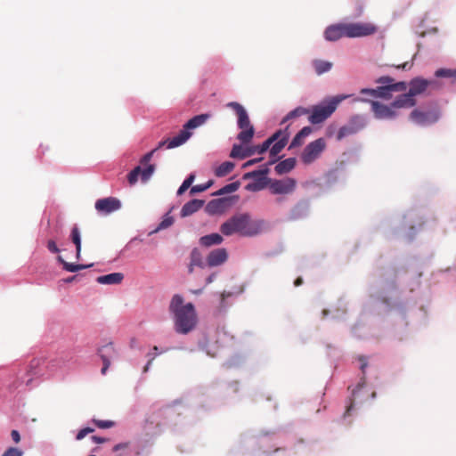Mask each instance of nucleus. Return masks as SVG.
<instances>
[{
	"instance_id": "obj_1",
	"label": "nucleus",
	"mask_w": 456,
	"mask_h": 456,
	"mask_svg": "<svg viewBox=\"0 0 456 456\" xmlns=\"http://www.w3.org/2000/svg\"><path fill=\"white\" fill-rule=\"evenodd\" d=\"M168 311L174 322L176 333L186 335L195 330L198 324V315L192 303H184L183 297L175 294L172 297Z\"/></svg>"
},
{
	"instance_id": "obj_2",
	"label": "nucleus",
	"mask_w": 456,
	"mask_h": 456,
	"mask_svg": "<svg viewBox=\"0 0 456 456\" xmlns=\"http://www.w3.org/2000/svg\"><path fill=\"white\" fill-rule=\"evenodd\" d=\"M262 229V223L250 218L248 214L234 215L220 226L221 232L225 236L239 233L242 236H254Z\"/></svg>"
},
{
	"instance_id": "obj_3",
	"label": "nucleus",
	"mask_w": 456,
	"mask_h": 456,
	"mask_svg": "<svg viewBox=\"0 0 456 456\" xmlns=\"http://www.w3.org/2000/svg\"><path fill=\"white\" fill-rule=\"evenodd\" d=\"M226 106L232 109L238 117V126L241 129V132L238 134V140L242 143H248L254 136L255 130L250 124L246 110L237 102H228Z\"/></svg>"
},
{
	"instance_id": "obj_4",
	"label": "nucleus",
	"mask_w": 456,
	"mask_h": 456,
	"mask_svg": "<svg viewBox=\"0 0 456 456\" xmlns=\"http://www.w3.org/2000/svg\"><path fill=\"white\" fill-rule=\"evenodd\" d=\"M345 98V96L335 97L325 104L314 106L308 120L314 125L323 122L336 110L338 103Z\"/></svg>"
},
{
	"instance_id": "obj_5",
	"label": "nucleus",
	"mask_w": 456,
	"mask_h": 456,
	"mask_svg": "<svg viewBox=\"0 0 456 456\" xmlns=\"http://www.w3.org/2000/svg\"><path fill=\"white\" fill-rule=\"evenodd\" d=\"M408 85L404 81L396 82L395 84L386 85L378 86L375 89L362 88L360 93L364 95H369L372 98H382L385 100H390L392 94L405 92Z\"/></svg>"
},
{
	"instance_id": "obj_6",
	"label": "nucleus",
	"mask_w": 456,
	"mask_h": 456,
	"mask_svg": "<svg viewBox=\"0 0 456 456\" xmlns=\"http://www.w3.org/2000/svg\"><path fill=\"white\" fill-rule=\"evenodd\" d=\"M191 132H188L185 130H181L180 133L176 136L173 137L172 139H167V140L159 142L158 146L155 149H153L151 151L146 153L141 159L140 163L142 165L148 164L151 161L154 152L157 151L158 150L163 148L165 145L167 146V149H173V148L181 146L191 137Z\"/></svg>"
},
{
	"instance_id": "obj_7",
	"label": "nucleus",
	"mask_w": 456,
	"mask_h": 456,
	"mask_svg": "<svg viewBox=\"0 0 456 456\" xmlns=\"http://www.w3.org/2000/svg\"><path fill=\"white\" fill-rule=\"evenodd\" d=\"M346 26L348 38L369 37L378 31V27L372 22H346Z\"/></svg>"
},
{
	"instance_id": "obj_8",
	"label": "nucleus",
	"mask_w": 456,
	"mask_h": 456,
	"mask_svg": "<svg viewBox=\"0 0 456 456\" xmlns=\"http://www.w3.org/2000/svg\"><path fill=\"white\" fill-rule=\"evenodd\" d=\"M326 148V142L323 138L316 139L306 145L301 154V160L305 164H311L316 160Z\"/></svg>"
},
{
	"instance_id": "obj_9",
	"label": "nucleus",
	"mask_w": 456,
	"mask_h": 456,
	"mask_svg": "<svg viewBox=\"0 0 456 456\" xmlns=\"http://www.w3.org/2000/svg\"><path fill=\"white\" fill-rule=\"evenodd\" d=\"M268 167H264L262 169L254 170L243 175V179L248 180L250 178H255L256 181L253 183H249L246 185L245 189L248 191H258L265 187V176L268 174Z\"/></svg>"
},
{
	"instance_id": "obj_10",
	"label": "nucleus",
	"mask_w": 456,
	"mask_h": 456,
	"mask_svg": "<svg viewBox=\"0 0 456 456\" xmlns=\"http://www.w3.org/2000/svg\"><path fill=\"white\" fill-rule=\"evenodd\" d=\"M407 85L410 86L408 92L413 98L425 93L428 88H438V83L436 80H428L422 77H415Z\"/></svg>"
},
{
	"instance_id": "obj_11",
	"label": "nucleus",
	"mask_w": 456,
	"mask_h": 456,
	"mask_svg": "<svg viewBox=\"0 0 456 456\" xmlns=\"http://www.w3.org/2000/svg\"><path fill=\"white\" fill-rule=\"evenodd\" d=\"M410 118L419 126H428L439 119V112L436 110L422 111L416 109L411 112Z\"/></svg>"
},
{
	"instance_id": "obj_12",
	"label": "nucleus",
	"mask_w": 456,
	"mask_h": 456,
	"mask_svg": "<svg viewBox=\"0 0 456 456\" xmlns=\"http://www.w3.org/2000/svg\"><path fill=\"white\" fill-rule=\"evenodd\" d=\"M366 126L365 119L361 116L353 117L349 123L339 128L337 138L341 140L346 136L354 134L361 131Z\"/></svg>"
},
{
	"instance_id": "obj_13",
	"label": "nucleus",
	"mask_w": 456,
	"mask_h": 456,
	"mask_svg": "<svg viewBox=\"0 0 456 456\" xmlns=\"http://www.w3.org/2000/svg\"><path fill=\"white\" fill-rule=\"evenodd\" d=\"M46 357H35L30 360L27 367V375L29 376L28 384H29L33 378L43 377L46 375L45 370Z\"/></svg>"
},
{
	"instance_id": "obj_14",
	"label": "nucleus",
	"mask_w": 456,
	"mask_h": 456,
	"mask_svg": "<svg viewBox=\"0 0 456 456\" xmlns=\"http://www.w3.org/2000/svg\"><path fill=\"white\" fill-rule=\"evenodd\" d=\"M289 126H286L284 129H280L274 134H279L277 140L273 143V146L270 149V156L273 159L269 162V165H272L275 162V157L282 151V149L288 143L290 133L289 131Z\"/></svg>"
},
{
	"instance_id": "obj_15",
	"label": "nucleus",
	"mask_w": 456,
	"mask_h": 456,
	"mask_svg": "<svg viewBox=\"0 0 456 456\" xmlns=\"http://www.w3.org/2000/svg\"><path fill=\"white\" fill-rule=\"evenodd\" d=\"M289 126H286L284 129H280L274 134H279L277 140L273 143V146L270 149V156L273 159L269 162V165H272L275 162V157L282 151V149L288 143L290 133L289 131Z\"/></svg>"
},
{
	"instance_id": "obj_16",
	"label": "nucleus",
	"mask_w": 456,
	"mask_h": 456,
	"mask_svg": "<svg viewBox=\"0 0 456 456\" xmlns=\"http://www.w3.org/2000/svg\"><path fill=\"white\" fill-rule=\"evenodd\" d=\"M371 110L377 119H394L397 116L392 103L388 106L377 101H370Z\"/></svg>"
},
{
	"instance_id": "obj_17",
	"label": "nucleus",
	"mask_w": 456,
	"mask_h": 456,
	"mask_svg": "<svg viewBox=\"0 0 456 456\" xmlns=\"http://www.w3.org/2000/svg\"><path fill=\"white\" fill-rule=\"evenodd\" d=\"M296 180L286 177L281 180H275L270 185V190L273 194H289L294 191L296 188Z\"/></svg>"
},
{
	"instance_id": "obj_18",
	"label": "nucleus",
	"mask_w": 456,
	"mask_h": 456,
	"mask_svg": "<svg viewBox=\"0 0 456 456\" xmlns=\"http://www.w3.org/2000/svg\"><path fill=\"white\" fill-rule=\"evenodd\" d=\"M120 208V201L113 197L100 199L95 202V209L102 215H109Z\"/></svg>"
},
{
	"instance_id": "obj_19",
	"label": "nucleus",
	"mask_w": 456,
	"mask_h": 456,
	"mask_svg": "<svg viewBox=\"0 0 456 456\" xmlns=\"http://www.w3.org/2000/svg\"><path fill=\"white\" fill-rule=\"evenodd\" d=\"M346 22H338L331 24L326 28L324 30V38L327 41L334 42L341 39L342 37H346Z\"/></svg>"
},
{
	"instance_id": "obj_20",
	"label": "nucleus",
	"mask_w": 456,
	"mask_h": 456,
	"mask_svg": "<svg viewBox=\"0 0 456 456\" xmlns=\"http://www.w3.org/2000/svg\"><path fill=\"white\" fill-rule=\"evenodd\" d=\"M67 360L64 356H55L49 360L46 359L45 370L48 377H54L65 367Z\"/></svg>"
},
{
	"instance_id": "obj_21",
	"label": "nucleus",
	"mask_w": 456,
	"mask_h": 456,
	"mask_svg": "<svg viewBox=\"0 0 456 456\" xmlns=\"http://www.w3.org/2000/svg\"><path fill=\"white\" fill-rule=\"evenodd\" d=\"M98 354L102 360L103 366L102 368V374H106L107 370L110 366V359L116 355V350L113 346L112 343H109L107 345L102 346L98 350Z\"/></svg>"
},
{
	"instance_id": "obj_22",
	"label": "nucleus",
	"mask_w": 456,
	"mask_h": 456,
	"mask_svg": "<svg viewBox=\"0 0 456 456\" xmlns=\"http://www.w3.org/2000/svg\"><path fill=\"white\" fill-rule=\"evenodd\" d=\"M228 258L225 248H220L212 250L207 256V265L210 267L217 266L224 264Z\"/></svg>"
},
{
	"instance_id": "obj_23",
	"label": "nucleus",
	"mask_w": 456,
	"mask_h": 456,
	"mask_svg": "<svg viewBox=\"0 0 456 456\" xmlns=\"http://www.w3.org/2000/svg\"><path fill=\"white\" fill-rule=\"evenodd\" d=\"M417 101L409 92L398 95L392 102L395 109H409L415 106Z\"/></svg>"
},
{
	"instance_id": "obj_24",
	"label": "nucleus",
	"mask_w": 456,
	"mask_h": 456,
	"mask_svg": "<svg viewBox=\"0 0 456 456\" xmlns=\"http://www.w3.org/2000/svg\"><path fill=\"white\" fill-rule=\"evenodd\" d=\"M204 205V201L200 200H191L185 203L181 209V216L185 217L192 215L200 209Z\"/></svg>"
},
{
	"instance_id": "obj_25",
	"label": "nucleus",
	"mask_w": 456,
	"mask_h": 456,
	"mask_svg": "<svg viewBox=\"0 0 456 456\" xmlns=\"http://www.w3.org/2000/svg\"><path fill=\"white\" fill-rule=\"evenodd\" d=\"M313 129L311 126L303 127L292 139L289 149H293L301 146L307 136L310 135Z\"/></svg>"
},
{
	"instance_id": "obj_26",
	"label": "nucleus",
	"mask_w": 456,
	"mask_h": 456,
	"mask_svg": "<svg viewBox=\"0 0 456 456\" xmlns=\"http://www.w3.org/2000/svg\"><path fill=\"white\" fill-rule=\"evenodd\" d=\"M227 207V200L226 199H217L209 201L207 205V211L209 214H217L224 211Z\"/></svg>"
},
{
	"instance_id": "obj_27",
	"label": "nucleus",
	"mask_w": 456,
	"mask_h": 456,
	"mask_svg": "<svg viewBox=\"0 0 456 456\" xmlns=\"http://www.w3.org/2000/svg\"><path fill=\"white\" fill-rule=\"evenodd\" d=\"M278 135L279 134H273L262 144L248 147V151H252V155H254L255 153L262 154L265 152L271 147V145L277 140Z\"/></svg>"
},
{
	"instance_id": "obj_28",
	"label": "nucleus",
	"mask_w": 456,
	"mask_h": 456,
	"mask_svg": "<svg viewBox=\"0 0 456 456\" xmlns=\"http://www.w3.org/2000/svg\"><path fill=\"white\" fill-rule=\"evenodd\" d=\"M124 279L121 273H112L97 277L96 281L100 284H119Z\"/></svg>"
},
{
	"instance_id": "obj_29",
	"label": "nucleus",
	"mask_w": 456,
	"mask_h": 456,
	"mask_svg": "<svg viewBox=\"0 0 456 456\" xmlns=\"http://www.w3.org/2000/svg\"><path fill=\"white\" fill-rule=\"evenodd\" d=\"M209 118V114L197 115L184 124L183 130L189 132L190 129L197 128L203 125Z\"/></svg>"
},
{
	"instance_id": "obj_30",
	"label": "nucleus",
	"mask_w": 456,
	"mask_h": 456,
	"mask_svg": "<svg viewBox=\"0 0 456 456\" xmlns=\"http://www.w3.org/2000/svg\"><path fill=\"white\" fill-rule=\"evenodd\" d=\"M296 159L295 158H289L286 159L281 162H279L275 167L274 170L277 175H283L286 173L290 172L296 166Z\"/></svg>"
},
{
	"instance_id": "obj_31",
	"label": "nucleus",
	"mask_w": 456,
	"mask_h": 456,
	"mask_svg": "<svg viewBox=\"0 0 456 456\" xmlns=\"http://www.w3.org/2000/svg\"><path fill=\"white\" fill-rule=\"evenodd\" d=\"M190 258L191 260L188 267V271L190 273L193 272L195 266L200 268H203L205 266L202 255L198 248H193L191 250Z\"/></svg>"
},
{
	"instance_id": "obj_32",
	"label": "nucleus",
	"mask_w": 456,
	"mask_h": 456,
	"mask_svg": "<svg viewBox=\"0 0 456 456\" xmlns=\"http://www.w3.org/2000/svg\"><path fill=\"white\" fill-rule=\"evenodd\" d=\"M223 242V237L218 233H211L202 236L200 239V243L204 247H211L213 245H219Z\"/></svg>"
},
{
	"instance_id": "obj_33",
	"label": "nucleus",
	"mask_w": 456,
	"mask_h": 456,
	"mask_svg": "<svg viewBox=\"0 0 456 456\" xmlns=\"http://www.w3.org/2000/svg\"><path fill=\"white\" fill-rule=\"evenodd\" d=\"M250 156H252V151H248V147L244 148L243 146L238 144L233 145L230 153L231 158L240 159H244Z\"/></svg>"
},
{
	"instance_id": "obj_34",
	"label": "nucleus",
	"mask_w": 456,
	"mask_h": 456,
	"mask_svg": "<svg viewBox=\"0 0 456 456\" xmlns=\"http://www.w3.org/2000/svg\"><path fill=\"white\" fill-rule=\"evenodd\" d=\"M310 114V110L304 107H297L293 110L289 111L282 119L281 124H285L291 119H295L301 116Z\"/></svg>"
},
{
	"instance_id": "obj_35",
	"label": "nucleus",
	"mask_w": 456,
	"mask_h": 456,
	"mask_svg": "<svg viewBox=\"0 0 456 456\" xmlns=\"http://www.w3.org/2000/svg\"><path fill=\"white\" fill-rule=\"evenodd\" d=\"M57 259L62 265L64 270H66L68 272H72V273L86 269L93 265L92 264L91 265H81V264L77 265V264L69 263V262H66L61 256H59L57 257Z\"/></svg>"
},
{
	"instance_id": "obj_36",
	"label": "nucleus",
	"mask_w": 456,
	"mask_h": 456,
	"mask_svg": "<svg viewBox=\"0 0 456 456\" xmlns=\"http://www.w3.org/2000/svg\"><path fill=\"white\" fill-rule=\"evenodd\" d=\"M313 66L317 75H322L325 72H328L332 68V63L327 61L322 60H314L313 61Z\"/></svg>"
},
{
	"instance_id": "obj_37",
	"label": "nucleus",
	"mask_w": 456,
	"mask_h": 456,
	"mask_svg": "<svg viewBox=\"0 0 456 456\" xmlns=\"http://www.w3.org/2000/svg\"><path fill=\"white\" fill-rule=\"evenodd\" d=\"M70 238H71L72 242L76 246L77 258L79 259L80 255H81V236H80L79 229L77 226H74L72 228L71 233H70Z\"/></svg>"
},
{
	"instance_id": "obj_38",
	"label": "nucleus",
	"mask_w": 456,
	"mask_h": 456,
	"mask_svg": "<svg viewBox=\"0 0 456 456\" xmlns=\"http://www.w3.org/2000/svg\"><path fill=\"white\" fill-rule=\"evenodd\" d=\"M234 167V163L231 161H225L216 168L215 175L217 177H224L230 174L233 170Z\"/></svg>"
},
{
	"instance_id": "obj_39",
	"label": "nucleus",
	"mask_w": 456,
	"mask_h": 456,
	"mask_svg": "<svg viewBox=\"0 0 456 456\" xmlns=\"http://www.w3.org/2000/svg\"><path fill=\"white\" fill-rule=\"evenodd\" d=\"M437 77H445L451 79L452 82L456 81V69H439L435 72Z\"/></svg>"
},
{
	"instance_id": "obj_40",
	"label": "nucleus",
	"mask_w": 456,
	"mask_h": 456,
	"mask_svg": "<svg viewBox=\"0 0 456 456\" xmlns=\"http://www.w3.org/2000/svg\"><path fill=\"white\" fill-rule=\"evenodd\" d=\"M357 360L360 362V369L362 372V377L361 379V382L357 386V389H360L365 384V369L368 366L367 357L364 355H360L357 357Z\"/></svg>"
},
{
	"instance_id": "obj_41",
	"label": "nucleus",
	"mask_w": 456,
	"mask_h": 456,
	"mask_svg": "<svg viewBox=\"0 0 456 456\" xmlns=\"http://www.w3.org/2000/svg\"><path fill=\"white\" fill-rule=\"evenodd\" d=\"M239 187H240L239 182L231 183L226 184L223 188H221L215 194L216 195H224V194L234 192L239 189Z\"/></svg>"
},
{
	"instance_id": "obj_42",
	"label": "nucleus",
	"mask_w": 456,
	"mask_h": 456,
	"mask_svg": "<svg viewBox=\"0 0 456 456\" xmlns=\"http://www.w3.org/2000/svg\"><path fill=\"white\" fill-rule=\"evenodd\" d=\"M195 180V175L191 174L182 183V185L179 187L177 191L178 195H182L183 192H185L192 184V183Z\"/></svg>"
},
{
	"instance_id": "obj_43",
	"label": "nucleus",
	"mask_w": 456,
	"mask_h": 456,
	"mask_svg": "<svg viewBox=\"0 0 456 456\" xmlns=\"http://www.w3.org/2000/svg\"><path fill=\"white\" fill-rule=\"evenodd\" d=\"M174 224V217L167 214L163 220L159 223L158 227L155 229V232L168 228Z\"/></svg>"
},
{
	"instance_id": "obj_44",
	"label": "nucleus",
	"mask_w": 456,
	"mask_h": 456,
	"mask_svg": "<svg viewBox=\"0 0 456 456\" xmlns=\"http://www.w3.org/2000/svg\"><path fill=\"white\" fill-rule=\"evenodd\" d=\"M142 167L140 166L135 167L127 175L128 182L131 185L136 183L139 175H141Z\"/></svg>"
},
{
	"instance_id": "obj_45",
	"label": "nucleus",
	"mask_w": 456,
	"mask_h": 456,
	"mask_svg": "<svg viewBox=\"0 0 456 456\" xmlns=\"http://www.w3.org/2000/svg\"><path fill=\"white\" fill-rule=\"evenodd\" d=\"M147 167L144 169H142L141 171V178L143 182H146L150 179V177L152 175V174L155 171V166L152 164H146Z\"/></svg>"
},
{
	"instance_id": "obj_46",
	"label": "nucleus",
	"mask_w": 456,
	"mask_h": 456,
	"mask_svg": "<svg viewBox=\"0 0 456 456\" xmlns=\"http://www.w3.org/2000/svg\"><path fill=\"white\" fill-rule=\"evenodd\" d=\"M213 184V181L209 180L204 184H197L191 187L190 193L191 195L199 192H202L207 191Z\"/></svg>"
},
{
	"instance_id": "obj_47",
	"label": "nucleus",
	"mask_w": 456,
	"mask_h": 456,
	"mask_svg": "<svg viewBox=\"0 0 456 456\" xmlns=\"http://www.w3.org/2000/svg\"><path fill=\"white\" fill-rule=\"evenodd\" d=\"M92 421L99 428H110L115 426V422L112 420H101L94 419Z\"/></svg>"
},
{
	"instance_id": "obj_48",
	"label": "nucleus",
	"mask_w": 456,
	"mask_h": 456,
	"mask_svg": "<svg viewBox=\"0 0 456 456\" xmlns=\"http://www.w3.org/2000/svg\"><path fill=\"white\" fill-rule=\"evenodd\" d=\"M23 452L16 447L8 448L2 456H22Z\"/></svg>"
},
{
	"instance_id": "obj_49",
	"label": "nucleus",
	"mask_w": 456,
	"mask_h": 456,
	"mask_svg": "<svg viewBox=\"0 0 456 456\" xmlns=\"http://www.w3.org/2000/svg\"><path fill=\"white\" fill-rule=\"evenodd\" d=\"M376 82L379 84L384 85V86L396 83V82H395L394 78L389 76L380 77L377 79Z\"/></svg>"
},
{
	"instance_id": "obj_50",
	"label": "nucleus",
	"mask_w": 456,
	"mask_h": 456,
	"mask_svg": "<svg viewBox=\"0 0 456 456\" xmlns=\"http://www.w3.org/2000/svg\"><path fill=\"white\" fill-rule=\"evenodd\" d=\"M94 431V429L92 428H82L77 434L76 438H77V440H82L86 435L93 433Z\"/></svg>"
},
{
	"instance_id": "obj_51",
	"label": "nucleus",
	"mask_w": 456,
	"mask_h": 456,
	"mask_svg": "<svg viewBox=\"0 0 456 456\" xmlns=\"http://www.w3.org/2000/svg\"><path fill=\"white\" fill-rule=\"evenodd\" d=\"M47 248L52 253H58L59 252V248L57 247L55 241H53L52 240H48V242H47Z\"/></svg>"
},
{
	"instance_id": "obj_52",
	"label": "nucleus",
	"mask_w": 456,
	"mask_h": 456,
	"mask_svg": "<svg viewBox=\"0 0 456 456\" xmlns=\"http://www.w3.org/2000/svg\"><path fill=\"white\" fill-rule=\"evenodd\" d=\"M129 447V443L126 442V443H120V444H116L114 447H113V452H118L120 450H126L128 449Z\"/></svg>"
},
{
	"instance_id": "obj_53",
	"label": "nucleus",
	"mask_w": 456,
	"mask_h": 456,
	"mask_svg": "<svg viewBox=\"0 0 456 456\" xmlns=\"http://www.w3.org/2000/svg\"><path fill=\"white\" fill-rule=\"evenodd\" d=\"M393 67H395L396 69H410L412 66V63L409 62V61H405L402 64H398V65H395V64H392Z\"/></svg>"
},
{
	"instance_id": "obj_54",
	"label": "nucleus",
	"mask_w": 456,
	"mask_h": 456,
	"mask_svg": "<svg viewBox=\"0 0 456 456\" xmlns=\"http://www.w3.org/2000/svg\"><path fill=\"white\" fill-rule=\"evenodd\" d=\"M263 159L262 158H258V159H250L248 161H247L246 163L243 164V167L244 168H247L252 165H255L258 162H260Z\"/></svg>"
},
{
	"instance_id": "obj_55",
	"label": "nucleus",
	"mask_w": 456,
	"mask_h": 456,
	"mask_svg": "<svg viewBox=\"0 0 456 456\" xmlns=\"http://www.w3.org/2000/svg\"><path fill=\"white\" fill-rule=\"evenodd\" d=\"M11 436L16 444H18L20 441V436L17 430H12L11 432Z\"/></svg>"
},
{
	"instance_id": "obj_56",
	"label": "nucleus",
	"mask_w": 456,
	"mask_h": 456,
	"mask_svg": "<svg viewBox=\"0 0 456 456\" xmlns=\"http://www.w3.org/2000/svg\"><path fill=\"white\" fill-rule=\"evenodd\" d=\"M91 439H92L94 443H96V444H103V443H105V442L107 441V439H106V438H104V437H100V436H93L91 437Z\"/></svg>"
},
{
	"instance_id": "obj_57",
	"label": "nucleus",
	"mask_w": 456,
	"mask_h": 456,
	"mask_svg": "<svg viewBox=\"0 0 456 456\" xmlns=\"http://www.w3.org/2000/svg\"><path fill=\"white\" fill-rule=\"evenodd\" d=\"M353 408H354V402L351 400L349 405H347L346 410L344 413V418L350 415V411H352Z\"/></svg>"
},
{
	"instance_id": "obj_58",
	"label": "nucleus",
	"mask_w": 456,
	"mask_h": 456,
	"mask_svg": "<svg viewBox=\"0 0 456 456\" xmlns=\"http://www.w3.org/2000/svg\"><path fill=\"white\" fill-rule=\"evenodd\" d=\"M76 279H77V275H73V276L64 279L63 281L66 283H70V282H73L74 281H76Z\"/></svg>"
},
{
	"instance_id": "obj_59",
	"label": "nucleus",
	"mask_w": 456,
	"mask_h": 456,
	"mask_svg": "<svg viewBox=\"0 0 456 456\" xmlns=\"http://www.w3.org/2000/svg\"><path fill=\"white\" fill-rule=\"evenodd\" d=\"M301 284H303V279L301 277L297 278L294 281V285L297 287Z\"/></svg>"
},
{
	"instance_id": "obj_60",
	"label": "nucleus",
	"mask_w": 456,
	"mask_h": 456,
	"mask_svg": "<svg viewBox=\"0 0 456 456\" xmlns=\"http://www.w3.org/2000/svg\"><path fill=\"white\" fill-rule=\"evenodd\" d=\"M215 279V275L214 274H211L209 275L208 278H207V283L209 284L211 283Z\"/></svg>"
},
{
	"instance_id": "obj_61",
	"label": "nucleus",
	"mask_w": 456,
	"mask_h": 456,
	"mask_svg": "<svg viewBox=\"0 0 456 456\" xmlns=\"http://www.w3.org/2000/svg\"><path fill=\"white\" fill-rule=\"evenodd\" d=\"M152 361H153V358H151V359L148 362V363H147V364H146V366L144 367V370H143V371H144V372L148 371L149 367H150V365L151 364Z\"/></svg>"
},
{
	"instance_id": "obj_62",
	"label": "nucleus",
	"mask_w": 456,
	"mask_h": 456,
	"mask_svg": "<svg viewBox=\"0 0 456 456\" xmlns=\"http://www.w3.org/2000/svg\"><path fill=\"white\" fill-rule=\"evenodd\" d=\"M153 350H154V352H155V353H154V355L152 356V358L154 359V358H155V356H156V355H158V354H159V353H158V351H159L158 346H153Z\"/></svg>"
},
{
	"instance_id": "obj_63",
	"label": "nucleus",
	"mask_w": 456,
	"mask_h": 456,
	"mask_svg": "<svg viewBox=\"0 0 456 456\" xmlns=\"http://www.w3.org/2000/svg\"><path fill=\"white\" fill-rule=\"evenodd\" d=\"M202 291V289H198V290H194L193 293L194 294H200Z\"/></svg>"
}]
</instances>
